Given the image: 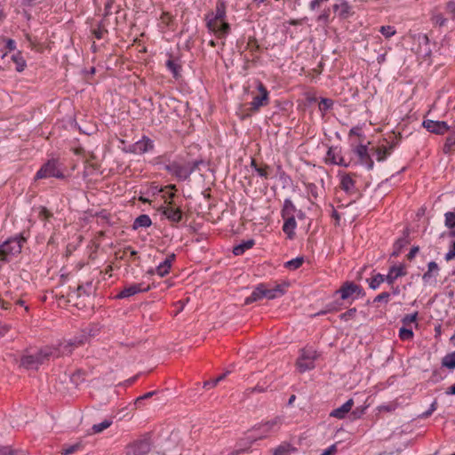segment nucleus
Segmentation results:
<instances>
[{
  "label": "nucleus",
  "instance_id": "1",
  "mask_svg": "<svg viewBox=\"0 0 455 455\" xmlns=\"http://www.w3.org/2000/svg\"><path fill=\"white\" fill-rule=\"evenodd\" d=\"M226 20V4L219 0L216 4L215 12L206 16L207 28L218 37L222 38L230 32V25Z\"/></svg>",
  "mask_w": 455,
  "mask_h": 455
},
{
  "label": "nucleus",
  "instance_id": "2",
  "mask_svg": "<svg viewBox=\"0 0 455 455\" xmlns=\"http://www.w3.org/2000/svg\"><path fill=\"white\" fill-rule=\"evenodd\" d=\"M286 284H277L272 289H267L263 283L259 284L244 300L245 305H249L252 302L258 301L263 298L273 299L284 294V287Z\"/></svg>",
  "mask_w": 455,
  "mask_h": 455
},
{
  "label": "nucleus",
  "instance_id": "3",
  "mask_svg": "<svg viewBox=\"0 0 455 455\" xmlns=\"http://www.w3.org/2000/svg\"><path fill=\"white\" fill-rule=\"evenodd\" d=\"M52 354H54V350L44 347L36 355H23L20 357V366L28 370L37 369L39 365L49 360Z\"/></svg>",
  "mask_w": 455,
  "mask_h": 455
},
{
  "label": "nucleus",
  "instance_id": "4",
  "mask_svg": "<svg viewBox=\"0 0 455 455\" xmlns=\"http://www.w3.org/2000/svg\"><path fill=\"white\" fill-rule=\"evenodd\" d=\"M283 424V418L280 416L275 417L273 419L266 421L263 424L255 425L251 432H259V435L258 436H248L251 441H255L256 439H262L267 437L269 434L276 432L280 426Z\"/></svg>",
  "mask_w": 455,
  "mask_h": 455
},
{
  "label": "nucleus",
  "instance_id": "5",
  "mask_svg": "<svg viewBox=\"0 0 455 455\" xmlns=\"http://www.w3.org/2000/svg\"><path fill=\"white\" fill-rule=\"evenodd\" d=\"M25 242L21 235L10 238L0 245V260H8L9 256H14L20 253L22 243Z\"/></svg>",
  "mask_w": 455,
  "mask_h": 455
},
{
  "label": "nucleus",
  "instance_id": "6",
  "mask_svg": "<svg viewBox=\"0 0 455 455\" xmlns=\"http://www.w3.org/2000/svg\"><path fill=\"white\" fill-rule=\"evenodd\" d=\"M64 179L65 176L60 169L59 164L56 160L52 159L44 164L37 171L35 180L47 179V178Z\"/></svg>",
  "mask_w": 455,
  "mask_h": 455
},
{
  "label": "nucleus",
  "instance_id": "7",
  "mask_svg": "<svg viewBox=\"0 0 455 455\" xmlns=\"http://www.w3.org/2000/svg\"><path fill=\"white\" fill-rule=\"evenodd\" d=\"M257 89L259 95L255 96L251 102L250 109L252 111H258L261 107L267 106L269 102L268 91L261 82H258Z\"/></svg>",
  "mask_w": 455,
  "mask_h": 455
},
{
  "label": "nucleus",
  "instance_id": "8",
  "mask_svg": "<svg viewBox=\"0 0 455 455\" xmlns=\"http://www.w3.org/2000/svg\"><path fill=\"white\" fill-rule=\"evenodd\" d=\"M164 169L171 174L175 175L180 180H186L191 175V170H188V164H180L178 162H172L164 166Z\"/></svg>",
  "mask_w": 455,
  "mask_h": 455
},
{
  "label": "nucleus",
  "instance_id": "9",
  "mask_svg": "<svg viewBox=\"0 0 455 455\" xmlns=\"http://www.w3.org/2000/svg\"><path fill=\"white\" fill-rule=\"evenodd\" d=\"M151 444L148 440H138L126 448V455H146L149 452Z\"/></svg>",
  "mask_w": 455,
  "mask_h": 455
},
{
  "label": "nucleus",
  "instance_id": "10",
  "mask_svg": "<svg viewBox=\"0 0 455 455\" xmlns=\"http://www.w3.org/2000/svg\"><path fill=\"white\" fill-rule=\"evenodd\" d=\"M150 285L143 286V283H132L125 286L117 295V299H124L132 297L139 292L148 291Z\"/></svg>",
  "mask_w": 455,
  "mask_h": 455
},
{
  "label": "nucleus",
  "instance_id": "11",
  "mask_svg": "<svg viewBox=\"0 0 455 455\" xmlns=\"http://www.w3.org/2000/svg\"><path fill=\"white\" fill-rule=\"evenodd\" d=\"M77 347L74 343L73 339L65 340L60 342L56 347H47L48 349L54 350V354L52 355V357H60L63 355H71L74 348Z\"/></svg>",
  "mask_w": 455,
  "mask_h": 455
},
{
  "label": "nucleus",
  "instance_id": "12",
  "mask_svg": "<svg viewBox=\"0 0 455 455\" xmlns=\"http://www.w3.org/2000/svg\"><path fill=\"white\" fill-rule=\"evenodd\" d=\"M363 289L361 286L354 283L353 282H346L343 285L336 291V293L340 294V298L342 299H347L350 298L353 294H361Z\"/></svg>",
  "mask_w": 455,
  "mask_h": 455
},
{
  "label": "nucleus",
  "instance_id": "13",
  "mask_svg": "<svg viewBox=\"0 0 455 455\" xmlns=\"http://www.w3.org/2000/svg\"><path fill=\"white\" fill-rule=\"evenodd\" d=\"M423 126L430 132L443 134L449 130V125L443 121L425 120Z\"/></svg>",
  "mask_w": 455,
  "mask_h": 455
},
{
  "label": "nucleus",
  "instance_id": "14",
  "mask_svg": "<svg viewBox=\"0 0 455 455\" xmlns=\"http://www.w3.org/2000/svg\"><path fill=\"white\" fill-rule=\"evenodd\" d=\"M355 154L357 155L359 161L362 164L365 165L368 170H371L374 166L373 160L371 158L370 155L368 154V148L367 146L360 144L356 147L355 150Z\"/></svg>",
  "mask_w": 455,
  "mask_h": 455
},
{
  "label": "nucleus",
  "instance_id": "15",
  "mask_svg": "<svg viewBox=\"0 0 455 455\" xmlns=\"http://www.w3.org/2000/svg\"><path fill=\"white\" fill-rule=\"evenodd\" d=\"M153 148V141L149 138L144 136L140 140L137 141L132 146V152L135 154H144L152 150Z\"/></svg>",
  "mask_w": 455,
  "mask_h": 455
},
{
  "label": "nucleus",
  "instance_id": "16",
  "mask_svg": "<svg viewBox=\"0 0 455 455\" xmlns=\"http://www.w3.org/2000/svg\"><path fill=\"white\" fill-rule=\"evenodd\" d=\"M174 259H175V254L172 253V254L169 255L162 263H160L156 269V272L157 273V275H159L160 276L163 277V276L166 275L167 274H169L171 267H172V263L174 260ZM148 273L150 275H153L155 273V270H149Z\"/></svg>",
  "mask_w": 455,
  "mask_h": 455
},
{
  "label": "nucleus",
  "instance_id": "17",
  "mask_svg": "<svg viewBox=\"0 0 455 455\" xmlns=\"http://www.w3.org/2000/svg\"><path fill=\"white\" fill-rule=\"evenodd\" d=\"M405 275H406V271L404 270L403 265L393 266L390 267L388 274L387 275H385L386 282L388 284L392 285L394 283V282L395 281V279H397L400 276H403Z\"/></svg>",
  "mask_w": 455,
  "mask_h": 455
},
{
  "label": "nucleus",
  "instance_id": "18",
  "mask_svg": "<svg viewBox=\"0 0 455 455\" xmlns=\"http://www.w3.org/2000/svg\"><path fill=\"white\" fill-rule=\"evenodd\" d=\"M340 188L348 195L356 193L355 180L350 174H344L341 177Z\"/></svg>",
  "mask_w": 455,
  "mask_h": 455
},
{
  "label": "nucleus",
  "instance_id": "19",
  "mask_svg": "<svg viewBox=\"0 0 455 455\" xmlns=\"http://www.w3.org/2000/svg\"><path fill=\"white\" fill-rule=\"evenodd\" d=\"M163 214L172 222L178 223L182 219V212L179 208L166 206L164 208Z\"/></svg>",
  "mask_w": 455,
  "mask_h": 455
},
{
  "label": "nucleus",
  "instance_id": "20",
  "mask_svg": "<svg viewBox=\"0 0 455 455\" xmlns=\"http://www.w3.org/2000/svg\"><path fill=\"white\" fill-rule=\"evenodd\" d=\"M354 405L353 399L347 400L344 404H342L340 407L334 409L330 413L331 417H334L337 419H344L347 413L352 409V406Z\"/></svg>",
  "mask_w": 455,
  "mask_h": 455
},
{
  "label": "nucleus",
  "instance_id": "21",
  "mask_svg": "<svg viewBox=\"0 0 455 455\" xmlns=\"http://www.w3.org/2000/svg\"><path fill=\"white\" fill-rule=\"evenodd\" d=\"M284 220V223L283 226V231L287 235L289 239H292L294 237V229L296 228L297 223L295 220V216L289 217H282Z\"/></svg>",
  "mask_w": 455,
  "mask_h": 455
},
{
  "label": "nucleus",
  "instance_id": "22",
  "mask_svg": "<svg viewBox=\"0 0 455 455\" xmlns=\"http://www.w3.org/2000/svg\"><path fill=\"white\" fill-rule=\"evenodd\" d=\"M152 224L151 219L147 214H141L137 217L132 224L133 229H138L140 228H148Z\"/></svg>",
  "mask_w": 455,
  "mask_h": 455
},
{
  "label": "nucleus",
  "instance_id": "23",
  "mask_svg": "<svg viewBox=\"0 0 455 455\" xmlns=\"http://www.w3.org/2000/svg\"><path fill=\"white\" fill-rule=\"evenodd\" d=\"M254 245V240L250 239L244 241L233 248V253L236 256L242 255L245 251L251 249Z\"/></svg>",
  "mask_w": 455,
  "mask_h": 455
},
{
  "label": "nucleus",
  "instance_id": "24",
  "mask_svg": "<svg viewBox=\"0 0 455 455\" xmlns=\"http://www.w3.org/2000/svg\"><path fill=\"white\" fill-rule=\"evenodd\" d=\"M297 212V209L291 199H285L283 202V206L281 211L282 217H289L294 216V213Z\"/></svg>",
  "mask_w": 455,
  "mask_h": 455
},
{
  "label": "nucleus",
  "instance_id": "25",
  "mask_svg": "<svg viewBox=\"0 0 455 455\" xmlns=\"http://www.w3.org/2000/svg\"><path fill=\"white\" fill-rule=\"evenodd\" d=\"M297 449L290 443H283L273 451V455H290L291 452L296 451Z\"/></svg>",
  "mask_w": 455,
  "mask_h": 455
},
{
  "label": "nucleus",
  "instance_id": "26",
  "mask_svg": "<svg viewBox=\"0 0 455 455\" xmlns=\"http://www.w3.org/2000/svg\"><path fill=\"white\" fill-rule=\"evenodd\" d=\"M166 67L172 73L174 78L178 79L180 76L181 66L177 60L169 59L166 61Z\"/></svg>",
  "mask_w": 455,
  "mask_h": 455
},
{
  "label": "nucleus",
  "instance_id": "27",
  "mask_svg": "<svg viewBox=\"0 0 455 455\" xmlns=\"http://www.w3.org/2000/svg\"><path fill=\"white\" fill-rule=\"evenodd\" d=\"M251 165L254 168L259 176L268 179L270 167L267 164L259 166L254 159L251 160Z\"/></svg>",
  "mask_w": 455,
  "mask_h": 455
},
{
  "label": "nucleus",
  "instance_id": "28",
  "mask_svg": "<svg viewBox=\"0 0 455 455\" xmlns=\"http://www.w3.org/2000/svg\"><path fill=\"white\" fill-rule=\"evenodd\" d=\"M12 60L16 64V71L22 72L25 69L27 64L20 52H18L15 54H13L12 56Z\"/></svg>",
  "mask_w": 455,
  "mask_h": 455
},
{
  "label": "nucleus",
  "instance_id": "29",
  "mask_svg": "<svg viewBox=\"0 0 455 455\" xmlns=\"http://www.w3.org/2000/svg\"><path fill=\"white\" fill-rule=\"evenodd\" d=\"M442 366L449 370L455 369V351L443 356L442 359Z\"/></svg>",
  "mask_w": 455,
  "mask_h": 455
},
{
  "label": "nucleus",
  "instance_id": "30",
  "mask_svg": "<svg viewBox=\"0 0 455 455\" xmlns=\"http://www.w3.org/2000/svg\"><path fill=\"white\" fill-rule=\"evenodd\" d=\"M394 145H390L388 148H378L376 149L377 160L379 162L384 161L394 148Z\"/></svg>",
  "mask_w": 455,
  "mask_h": 455
},
{
  "label": "nucleus",
  "instance_id": "31",
  "mask_svg": "<svg viewBox=\"0 0 455 455\" xmlns=\"http://www.w3.org/2000/svg\"><path fill=\"white\" fill-rule=\"evenodd\" d=\"M384 281H386L385 275L377 274L369 280V286L370 288L376 290Z\"/></svg>",
  "mask_w": 455,
  "mask_h": 455
},
{
  "label": "nucleus",
  "instance_id": "32",
  "mask_svg": "<svg viewBox=\"0 0 455 455\" xmlns=\"http://www.w3.org/2000/svg\"><path fill=\"white\" fill-rule=\"evenodd\" d=\"M112 423L113 422L110 419H104L100 424H94L92 427V433L99 434V433L102 432L103 430L107 429L108 427H109L112 425Z\"/></svg>",
  "mask_w": 455,
  "mask_h": 455
},
{
  "label": "nucleus",
  "instance_id": "33",
  "mask_svg": "<svg viewBox=\"0 0 455 455\" xmlns=\"http://www.w3.org/2000/svg\"><path fill=\"white\" fill-rule=\"evenodd\" d=\"M89 337H90L89 332H87L85 331H82L81 333L75 336L72 339H73L74 343L76 344V346L78 347V346L84 345L85 342H87L89 339Z\"/></svg>",
  "mask_w": 455,
  "mask_h": 455
},
{
  "label": "nucleus",
  "instance_id": "34",
  "mask_svg": "<svg viewBox=\"0 0 455 455\" xmlns=\"http://www.w3.org/2000/svg\"><path fill=\"white\" fill-rule=\"evenodd\" d=\"M296 364L300 372H304V371L311 370L315 367V363H314L313 360H311V361L297 360Z\"/></svg>",
  "mask_w": 455,
  "mask_h": 455
},
{
  "label": "nucleus",
  "instance_id": "35",
  "mask_svg": "<svg viewBox=\"0 0 455 455\" xmlns=\"http://www.w3.org/2000/svg\"><path fill=\"white\" fill-rule=\"evenodd\" d=\"M304 262V259L302 257H298L293 259H291L285 263V267L295 270L298 269Z\"/></svg>",
  "mask_w": 455,
  "mask_h": 455
},
{
  "label": "nucleus",
  "instance_id": "36",
  "mask_svg": "<svg viewBox=\"0 0 455 455\" xmlns=\"http://www.w3.org/2000/svg\"><path fill=\"white\" fill-rule=\"evenodd\" d=\"M229 373H230V371H227L225 373L220 375L218 378H216L212 380L205 381L204 383V387H205V388L214 387L220 381L223 380Z\"/></svg>",
  "mask_w": 455,
  "mask_h": 455
},
{
  "label": "nucleus",
  "instance_id": "37",
  "mask_svg": "<svg viewBox=\"0 0 455 455\" xmlns=\"http://www.w3.org/2000/svg\"><path fill=\"white\" fill-rule=\"evenodd\" d=\"M315 358H316L315 351L302 349L301 350V355H300V356L299 357L298 360H303V361H311V360H313V362H314Z\"/></svg>",
  "mask_w": 455,
  "mask_h": 455
},
{
  "label": "nucleus",
  "instance_id": "38",
  "mask_svg": "<svg viewBox=\"0 0 455 455\" xmlns=\"http://www.w3.org/2000/svg\"><path fill=\"white\" fill-rule=\"evenodd\" d=\"M408 243V241L405 238L398 239L394 244V251L392 252V256H398L401 250Z\"/></svg>",
  "mask_w": 455,
  "mask_h": 455
},
{
  "label": "nucleus",
  "instance_id": "39",
  "mask_svg": "<svg viewBox=\"0 0 455 455\" xmlns=\"http://www.w3.org/2000/svg\"><path fill=\"white\" fill-rule=\"evenodd\" d=\"M455 145V133L448 136L443 146L444 154H450L452 150V147Z\"/></svg>",
  "mask_w": 455,
  "mask_h": 455
},
{
  "label": "nucleus",
  "instance_id": "40",
  "mask_svg": "<svg viewBox=\"0 0 455 455\" xmlns=\"http://www.w3.org/2000/svg\"><path fill=\"white\" fill-rule=\"evenodd\" d=\"M399 338L402 340H410L413 338V331L411 329L406 328L405 326L400 328Z\"/></svg>",
  "mask_w": 455,
  "mask_h": 455
},
{
  "label": "nucleus",
  "instance_id": "41",
  "mask_svg": "<svg viewBox=\"0 0 455 455\" xmlns=\"http://www.w3.org/2000/svg\"><path fill=\"white\" fill-rule=\"evenodd\" d=\"M445 216V226L448 228H455V213L453 212H448L444 214Z\"/></svg>",
  "mask_w": 455,
  "mask_h": 455
},
{
  "label": "nucleus",
  "instance_id": "42",
  "mask_svg": "<svg viewBox=\"0 0 455 455\" xmlns=\"http://www.w3.org/2000/svg\"><path fill=\"white\" fill-rule=\"evenodd\" d=\"M379 32L386 37L390 38L393 36L396 31L394 27L392 26H382L379 28Z\"/></svg>",
  "mask_w": 455,
  "mask_h": 455
},
{
  "label": "nucleus",
  "instance_id": "43",
  "mask_svg": "<svg viewBox=\"0 0 455 455\" xmlns=\"http://www.w3.org/2000/svg\"><path fill=\"white\" fill-rule=\"evenodd\" d=\"M432 21L434 24L443 27L446 24L447 19H445L442 13H436L433 15Z\"/></svg>",
  "mask_w": 455,
  "mask_h": 455
},
{
  "label": "nucleus",
  "instance_id": "44",
  "mask_svg": "<svg viewBox=\"0 0 455 455\" xmlns=\"http://www.w3.org/2000/svg\"><path fill=\"white\" fill-rule=\"evenodd\" d=\"M355 314H356V308L353 307V308L348 309L345 313L339 315V318H340V320H343V321H348V320L355 318Z\"/></svg>",
  "mask_w": 455,
  "mask_h": 455
},
{
  "label": "nucleus",
  "instance_id": "45",
  "mask_svg": "<svg viewBox=\"0 0 455 455\" xmlns=\"http://www.w3.org/2000/svg\"><path fill=\"white\" fill-rule=\"evenodd\" d=\"M418 312H415L414 314L406 315L403 317L402 323L404 326L410 325L412 323H415L417 320Z\"/></svg>",
  "mask_w": 455,
  "mask_h": 455
},
{
  "label": "nucleus",
  "instance_id": "46",
  "mask_svg": "<svg viewBox=\"0 0 455 455\" xmlns=\"http://www.w3.org/2000/svg\"><path fill=\"white\" fill-rule=\"evenodd\" d=\"M326 162H329L333 164H342L340 162H338V159L335 156L334 149L330 148L327 151Z\"/></svg>",
  "mask_w": 455,
  "mask_h": 455
},
{
  "label": "nucleus",
  "instance_id": "47",
  "mask_svg": "<svg viewBox=\"0 0 455 455\" xmlns=\"http://www.w3.org/2000/svg\"><path fill=\"white\" fill-rule=\"evenodd\" d=\"M156 393V391H151V392H148V393L144 394L141 396H139L134 402L135 406L140 407L142 401L151 398Z\"/></svg>",
  "mask_w": 455,
  "mask_h": 455
},
{
  "label": "nucleus",
  "instance_id": "48",
  "mask_svg": "<svg viewBox=\"0 0 455 455\" xmlns=\"http://www.w3.org/2000/svg\"><path fill=\"white\" fill-rule=\"evenodd\" d=\"M80 447H81V445L79 443L70 445L67 448L62 449L61 454L62 455H70V454L76 452V451H78L80 449Z\"/></svg>",
  "mask_w": 455,
  "mask_h": 455
},
{
  "label": "nucleus",
  "instance_id": "49",
  "mask_svg": "<svg viewBox=\"0 0 455 455\" xmlns=\"http://www.w3.org/2000/svg\"><path fill=\"white\" fill-rule=\"evenodd\" d=\"M247 48L252 52H256L259 49V45L255 37L249 38L248 43H247Z\"/></svg>",
  "mask_w": 455,
  "mask_h": 455
},
{
  "label": "nucleus",
  "instance_id": "50",
  "mask_svg": "<svg viewBox=\"0 0 455 455\" xmlns=\"http://www.w3.org/2000/svg\"><path fill=\"white\" fill-rule=\"evenodd\" d=\"M204 162L203 160H196L191 163H188V170H191V174L200 169V165L204 164Z\"/></svg>",
  "mask_w": 455,
  "mask_h": 455
},
{
  "label": "nucleus",
  "instance_id": "51",
  "mask_svg": "<svg viewBox=\"0 0 455 455\" xmlns=\"http://www.w3.org/2000/svg\"><path fill=\"white\" fill-rule=\"evenodd\" d=\"M307 190L314 198L318 197V196H319L318 195V188L315 184H314V183L307 184Z\"/></svg>",
  "mask_w": 455,
  "mask_h": 455
},
{
  "label": "nucleus",
  "instance_id": "52",
  "mask_svg": "<svg viewBox=\"0 0 455 455\" xmlns=\"http://www.w3.org/2000/svg\"><path fill=\"white\" fill-rule=\"evenodd\" d=\"M436 405H437V402L434 401L431 403L430 408L427 411H426L425 412H423L419 417L422 419L428 418L436 410Z\"/></svg>",
  "mask_w": 455,
  "mask_h": 455
},
{
  "label": "nucleus",
  "instance_id": "53",
  "mask_svg": "<svg viewBox=\"0 0 455 455\" xmlns=\"http://www.w3.org/2000/svg\"><path fill=\"white\" fill-rule=\"evenodd\" d=\"M446 12L451 15L452 19H455V1H450L445 6Z\"/></svg>",
  "mask_w": 455,
  "mask_h": 455
},
{
  "label": "nucleus",
  "instance_id": "54",
  "mask_svg": "<svg viewBox=\"0 0 455 455\" xmlns=\"http://www.w3.org/2000/svg\"><path fill=\"white\" fill-rule=\"evenodd\" d=\"M389 297H390V294L388 292L385 291V292H382V293L379 294L378 296H376L373 302L384 301V302L387 303Z\"/></svg>",
  "mask_w": 455,
  "mask_h": 455
},
{
  "label": "nucleus",
  "instance_id": "55",
  "mask_svg": "<svg viewBox=\"0 0 455 455\" xmlns=\"http://www.w3.org/2000/svg\"><path fill=\"white\" fill-rule=\"evenodd\" d=\"M266 388H264L263 387H260V386H256L254 387H250V388H247L244 392L245 395L249 396L251 394L254 393V392H259V393H262V392H265Z\"/></svg>",
  "mask_w": 455,
  "mask_h": 455
},
{
  "label": "nucleus",
  "instance_id": "56",
  "mask_svg": "<svg viewBox=\"0 0 455 455\" xmlns=\"http://www.w3.org/2000/svg\"><path fill=\"white\" fill-rule=\"evenodd\" d=\"M451 235L452 236H455V230L451 232ZM455 258V242L452 243V249L450 250L446 255H445V259L446 260H451L452 259Z\"/></svg>",
  "mask_w": 455,
  "mask_h": 455
},
{
  "label": "nucleus",
  "instance_id": "57",
  "mask_svg": "<svg viewBox=\"0 0 455 455\" xmlns=\"http://www.w3.org/2000/svg\"><path fill=\"white\" fill-rule=\"evenodd\" d=\"M332 106V100L330 99H322L319 108L322 109H329Z\"/></svg>",
  "mask_w": 455,
  "mask_h": 455
},
{
  "label": "nucleus",
  "instance_id": "58",
  "mask_svg": "<svg viewBox=\"0 0 455 455\" xmlns=\"http://www.w3.org/2000/svg\"><path fill=\"white\" fill-rule=\"evenodd\" d=\"M0 455H14V453L9 446L0 445Z\"/></svg>",
  "mask_w": 455,
  "mask_h": 455
},
{
  "label": "nucleus",
  "instance_id": "59",
  "mask_svg": "<svg viewBox=\"0 0 455 455\" xmlns=\"http://www.w3.org/2000/svg\"><path fill=\"white\" fill-rule=\"evenodd\" d=\"M337 452V447L335 444L331 445L326 449L321 455H334Z\"/></svg>",
  "mask_w": 455,
  "mask_h": 455
},
{
  "label": "nucleus",
  "instance_id": "60",
  "mask_svg": "<svg viewBox=\"0 0 455 455\" xmlns=\"http://www.w3.org/2000/svg\"><path fill=\"white\" fill-rule=\"evenodd\" d=\"M427 270H428L429 272H432V273H433V272H438L439 267H438L437 263H436V262H435V261H431V262H429V263L427 264Z\"/></svg>",
  "mask_w": 455,
  "mask_h": 455
},
{
  "label": "nucleus",
  "instance_id": "61",
  "mask_svg": "<svg viewBox=\"0 0 455 455\" xmlns=\"http://www.w3.org/2000/svg\"><path fill=\"white\" fill-rule=\"evenodd\" d=\"M5 46H6V48L10 52H12V51L15 50L16 43H15V41L13 39L9 38V39L6 40V45Z\"/></svg>",
  "mask_w": 455,
  "mask_h": 455
},
{
  "label": "nucleus",
  "instance_id": "62",
  "mask_svg": "<svg viewBox=\"0 0 455 455\" xmlns=\"http://www.w3.org/2000/svg\"><path fill=\"white\" fill-rule=\"evenodd\" d=\"M419 247L418 246H414L411 249V251H409V253L407 254V259L411 260L415 255L418 253L419 251Z\"/></svg>",
  "mask_w": 455,
  "mask_h": 455
},
{
  "label": "nucleus",
  "instance_id": "63",
  "mask_svg": "<svg viewBox=\"0 0 455 455\" xmlns=\"http://www.w3.org/2000/svg\"><path fill=\"white\" fill-rule=\"evenodd\" d=\"M337 310H339L338 307H336L332 306L331 304H330V305H327L325 310H323V311L319 312L317 315H324V314H326L328 312H333V311H337Z\"/></svg>",
  "mask_w": 455,
  "mask_h": 455
},
{
  "label": "nucleus",
  "instance_id": "64",
  "mask_svg": "<svg viewBox=\"0 0 455 455\" xmlns=\"http://www.w3.org/2000/svg\"><path fill=\"white\" fill-rule=\"evenodd\" d=\"M113 0H108L105 4V15H108L111 12V8L113 5Z\"/></svg>",
  "mask_w": 455,
  "mask_h": 455
}]
</instances>
